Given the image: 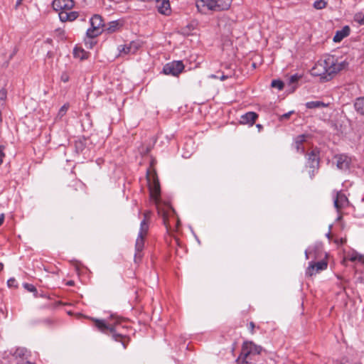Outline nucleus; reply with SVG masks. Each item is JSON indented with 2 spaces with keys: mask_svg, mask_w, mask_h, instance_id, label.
I'll list each match as a JSON object with an SVG mask.
<instances>
[{
  "mask_svg": "<svg viewBox=\"0 0 364 364\" xmlns=\"http://www.w3.org/2000/svg\"><path fill=\"white\" fill-rule=\"evenodd\" d=\"M348 65L345 60L338 62L333 55H328L314 65L311 73L314 76L320 77L323 81H328L335 74L346 69Z\"/></svg>",
  "mask_w": 364,
  "mask_h": 364,
  "instance_id": "1",
  "label": "nucleus"
},
{
  "mask_svg": "<svg viewBox=\"0 0 364 364\" xmlns=\"http://www.w3.org/2000/svg\"><path fill=\"white\" fill-rule=\"evenodd\" d=\"M147 180L149 184L151 196L156 203L158 214L162 218L163 223L168 231L171 228L169 219L175 216V210L169 204H160L158 198L160 195V185L156 173L152 176L147 171Z\"/></svg>",
  "mask_w": 364,
  "mask_h": 364,
  "instance_id": "2",
  "label": "nucleus"
},
{
  "mask_svg": "<svg viewBox=\"0 0 364 364\" xmlns=\"http://www.w3.org/2000/svg\"><path fill=\"white\" fill-rule=\"evenodd\" d=\"M262 348L259 346L255 345L252 341H245L243 343L241 353L236 360L237 364H250L252 360V356L259 355Z\"/></svg>",
  "mask_w": 364,
  "mask_h": 364,
  "instance_id": "3",
  "label": "nucleus"
},
{
  "mask_svg": "<svg viewBox=\"0 0 364 364\" xmlns=\"http://www.w3.org/2000/svg\"><path fill=\"white\" fill-rule=\"evenodd\" d=\"M95 326L98 328L101 332L112 335V338L115 341H120L124 348H127V343L124 341L126 338L122 334L117 333V326H113L111 323H107L104 320L95 319Z\"/></svg>",
  "mask_w": 364,
  "mask_h": 364,
  "instance_id": "4",
  "label": "nucleus"
},
{
  "mask_svg": "<svg viewBox=\"0 0 364 364\" xmlns=\"http://www.w3.org/2000/svg\"><path fill=\"white\" fill-rule=\"evenodd\" d=\"M320 156L318 149H312L306 154V168H309V174L312 179L319 168Z\"/></svg>",
  "mask_w": 364,
  "mask_h": 364,
  "instance_id": "5",
  "label": "nucleus"
},
{
  "mask_svg": "<svg viewBox=\"0 0 364 364\" xmlns=\"http://www.w3.org/2000/svg\"><path fill=\"white\" fill-rule=\"evenodd\" d=\"M91 27L87 29L86 35L90 38H94L102 33L103 31V19L101 16L95 14L90 18Z\"/></svg>",
  "mask_w": 364,
  "mask_h": 364,
  "instance_id": "6",
  "label": "nucleus"
},
{
  "mask_svg": "<svg viewBox=\"0 0 364 364\" xmlns=\"http://www.w3.org/2000/svg\"><path fill=\"white\" fill-rule=\"evenodd\" d=\"M184 70V65L181 60L173 61L166 63L163 68V73L165 75L178 76Z\"/></svg>",
  "mask_w": 364,
  "mask_h": 364,
  "instance_id": "7",
  "label": "nucleus"
},
{
  "mask_svg": "<svg viewBox=\"0 0 364 364\" xmlns=\"http://www.w3.org/2000/svg\"><path fill=\"white\" fill-rule=\"evenodd\" d=\"M154 4L159 13L162 15L169 16L171 13V9L169 0H148Z\"/></svg>",
  "mask_w": 364,
  "mask_h": 364,
  "instance_id": "8",
  "label": "nucleus"
},
{
  "mask_svg": "<svg viewBox=\"0 0 364 364\" xmlns=\"http://www.w3.org/2000/svg\"><path fill=\"white\" fill-rule=\"evenodd\" d=\"M335 163L338 169L347 171L350 168L351 159L346 154H336L334 156Z\"/></svg>",
  "mask_w": 364,
  "mask_h": 364,
  "instance_id": "9",
  "label": "nucleus"
},
{
  "mask_svg": "<svg viewBox=\"0 0 364 364\" xmlns=\"http://www.w3.org/2000/svg\"><path fill=\"white\" fill-rule=\"evenodd\" d=\"M55 11L60 12L70 11L75 6L73 0H54L52 4Z\"/></svg>",
  "mask_w": 364,
  "mask_h": 364,
  "instance_id": "10",
  "label": "nucleus"
},
{
  "mask_svg": "<svg viewBox=\"0 0 364 364\" xmlns=\"http://www.w3.org/2000/svg\"><path fill=\"white\" fill-rule=\"evenodd\" d=\"M328 263L325 260H321L317 262H310L309 267L306 270V274L311 277L320 271L324 270L327 268Z\"/></svg>",
  "mask_w": 364,
  "mask_h": 364,
  "instance_id": "11",
  "label": "nucleus"
},
{
  "mask_svg": "<svg viewBox=\"0 0 364 364\" xmlns=\"http://www.w3.org/2000/svg\"><path fill=\"white\" fill-rule=\"evenodd\" d=\"M196 5L201 14H205L208 11H215V0H196Z\"/></svg>",
  "mask_w": 364,
  "mask_h": 364,
  "instance_id": "12",
  "label": "nucleus"
},
{
  "mask_svg": "<svg viewBox=\"0 0 364 364\" xmlns=\"http://www.w3.org/2000/svg\"><path fill=\"white\" fill-rule=\"evenodd\" d=\"M145 237L137 236L135 242V254H134V262H139L141 261L143 254L142 250L144 247Z\"/></svg>",
  "mask_w": 364,
  "mask_h": 364,
  "instance_id": "13",
  "label": "nucleus"
},
{
  "mask_svg": "<svg viewBox=\"0 0 364 364\" xmlns=\"http://www.w3.org/2000/svg\"><path fill=\"white\" fill-rule=\"evenodd\" d=\"M13 356L16 363H21L22 360H28L30 353L25 348H18L14 351Z\"/></svg>",
  "mask_w": 364,
  "mask_h": 364,
  "instance_id": "14",
  "label": "nucleus"
},
{
  "mask_svg": "<svg viewBox=\"0 0 364 364\" xmlns=\"http://www.w3.org/2000/svg\"><path fill=\"white\" fill-rule=\"evenodd\" d=\"M59 18L62 22L73 21L79 16L77 11H62L58 13Z\"/></svg>",
  "mask_w": 364,
  "mask_h": 364,
  "instance_id": "15",
  "label": "nucleus"
},
{
  "mask_svg": "<svg viewBox=\"0 0 364 364\" xmlns=\"http://www.w3.org/2000/svg\"><path fill=\"white\" fill-rule=\"evenodd\" d=\"M308 136H309L306 134H301L294 139V146L297 152L301 154L304 153V147L303 146V143L306 141Z\"/></svg>",
  "mask_w": 364,
  "mask_h": 364,
  "instance_id": "16",
  "label": "nucleus"
},
{
  "mask_svg": "<svg viewBox=\"0 0 364 364\" xmlns=\"http://www.w3.org/2000/svg\"><path fill=\"white\" fill-rule=\"evenodd\" d=\"M349 33L350 28L348 26H346L341 30L336 31L333 41L336 43L341 42L344 38L348 36Z\"/></svg>",
  "mask_w": 364,
  "mask_h": 364,
  "instance_id": "17",
  "label": "nucleus"
},
{
  "mask_svg": "<svg viewBox=\"0 0 364 364\" xmlns=\"http://www.w3.org/2000/svg\"><path fill=\"white\" fill-rule=\"evenodd\" d=\"M258 117V114L254 112H249L241 117V123L252 125Z\"/></svg>",
  "mask_w": 364,
  "mask_h": 364,
  "instance_id": "18",
  "label": "nucleus"
},
{
  "mask_svg": "<svg viewBox=\"0 0 364 364\" xmlns=\"http://www.w3.org/2000/svg\"><path fill=\"white\" fill-rule=\"evenodd\" d=\"M232 4V0H215V11L228 10Z\"/></svg>",
  "mask_w": 364,
  "mask_h": 364,
  "instance_id": "19",
  "label": "nucleus"
},
{
  "mask_svg": "<svg viewBox=\"0 0 364 364\" xmlns=\"http://www.w3.org/2000/svg\"><path fill=\"white\" fill-rule=\"evenodd\" d=\"M348 201L346 196L341 193H337L336 197L334 200V206L338 211L343 208L344 204Z\"/></svg>",
  "mask_w": 364,
  "mask_h": 364,
  "instance_id": "20",
  "label": "nucleus"
},
{
  "mask_svg": "<svg viewBox=\"0 0 364 364\" xmlns=\"http://www.w3.org/2000/svg\"><path fill=\"white\" fill-rule=\"evenodd\" d=\"M354 107L358 114L364 115V97L355 100Z\"/></svg>",
  "mask_w": 364,
  "mask_h": 364,
  "instance_id": "21",
  "label": "nucleus"
},
{
  "mask_svg": "<svg viewBox=\"0 0 364 364\" xmlns=\"http://www.w3.org/2000/svg\"><path fill=\"white\" fill-rule=\"evenodd\" d=\"M149 222L146 220V219H143L140 223V228L138 235L146 237L149 231Z\"/></svg>",
  "mask_w": 364,
  "mask_h": 364,
  "instance_id": "22",
  "label": "nucleus"
},
{
  "mask_svg": "<svg viewBox=\"0 0 364 364\" xmlns=\"http://www.w3.org/2000/svg\"><path fill=\"white\" fill-rule=\"evenodd\" d=\"M328 104H326L321 101H311L306 103V107L308 109H316L321 107H326Z\"/></svg>",
  "mask_w": 364,
  "mask_h": 364,
  "instance_id": "23",
  "label": "nucleus"
},
{
  "mask_svg": "<svg viewBox=\"0 0 364 364\" xmlns=\"http://www.w3.org/2000/svg\"><path fill=\"white\" fill-rule=\"evenodd\" d=\"M119 28V23L117 21L110 22L106 27V31L109 33H112L117 31Z\"/></svg>",
  "mask_w": 364,
  "mask_h": 364,
  "instance_id": "24",
  "label": "nucleus"
},
{
  "mask_svg": "<svg viewBox=\"0 0 364 364\" xmlns=\"http://www.w3.org/2000/svg\"><path fill=\"white\" fill-rule=\"evenodd\" d=\"M327 5V2L324 0H316L314 3V7L316 9H324Z\"/></svg>",
  "mask_w": 364,
  "mask_h": 364,
  "instance_id": "25",
  "label": "nucleus"
},
{
  "mask_svg": "<svg viewBox=\"0 0 364 364\" xmlns=\"http://www.w3.org/2000/svg\"><path fill=\"white\" fill-rule=\"evenodd\" d=\"M284 82L279 80H273L271 83V86L274 88H277L279 90H282L284 88Z\"/></svg>",
  "mask_w": 364,
  "mask_h": 364,
  "instance_id": "26",
  "label": "nucleus"
},
{
  "mask_svg": "<svg viewBox=\"0 0 364 364\" xmlns=\"http://www.w3.org/2000/svg\"><path fill=\"white\" fill-rule=\"evenodd\" d=\"M350 260L352 261V262H355V261H360V262H364V257L363 255H359L358 253H353L350 258Z\"/></svg>",
  "mask_w": 364,
  "mask_h": 364,
  "instance_id": "27",
  "label": "nucleus"
},
{
  "mask_svg": "<svg viewBox=\"0 0 364 364\" xmlns=\"http://www.w3.org/2000/svg\"><path fill=\"white\" fill-rule=\"evenodd\" d=\"M119 50L122 53L123 52L125 54L132 53V50L130 48L129 44V45H124V46H120L119 47Z\"/></svg>",
  "mask_w": 364,
  "mask_h": 364,
  "instance_id": "28",
  "label": "nucleus"
},
{
  "mask_svg": "<svg viewBox=\"0 0 364 364\" xmlns=\"http://www.w3.org/2000/svg\"><path fill=\"white\" fill-rule=\"evenodd\" d=\"M7 92L4 88L0 90V105H4V102L6 99Z\"/></svg>",
  "mask_w": 364,
  "mask_h": 364,
  "instance_id": "29",
  "label": "nucleus"
},
{
  "mask_svg": "<svg viewBox=\"0 0 364 364\" xmlns=\"http://www.w3.org/2000/svg\"><path fill=\"white\" fill-rule=\"evenodd\" d=\"M73 54L75 57L80 58V59H83L85 51L82 49L75 48Z\"/></svg>",
  "mask_w": 364,
  "mask_h": 364,
  "instance_id": "30",
  "label": "nucleus"
},
{
  "mask_svg": "<svg viewBox=\"0 0 364 364\" xmlns=\"http://www.w3.org/2000/svg\"><path fill=\"white\" fill-rule=\"evenodd\" d=\"M68 108H69V105L68 104H65L64 105H63L58 112V116L60 117H63L65 114V113L67 112Z\"/></svg>",
  "mask_w": 364,
  "mask_h": 364,
  "instance_id": "31",
  "label": "nucleus"
},
{
  "mask_svg": "<svg viewBox=\"0 0 364 364\" xmlns=\"http://www.w3.org/2000/svg\"><path fill=\"white\" fill-rule=\"evenodd\" d=\"M23 287L26 290H28L30 292H33L35 294L37 293V289L33 284L25 283L23 284Z\"/></svg>",
  "mask_w": 364,
  "mask_h": 364,
  "instance_id": "32",
  "label": "nucleus"
},
{
  "mask_svg": "<svg viewBox=\"0 0 364 364\" xmlns=\"http://www.w3.org/2000/svg\"><path fill=\"white\" fill-rule=\"evenodd\" d=\"M129 46H130L131 50H132V53L133 54L136 52V50L139 49L140 45L137 42L132 41L129 43Z\"/></svg>",
  "mask_w": 364,
  "mask_h": 364,
  "instance_id": "33",
  "label": "nucleus"
},
{
  "mask_svg": "<svg viewBox=\"0 0 364 364\" xmlns=\"http://www.w3.org/2000/svg\"><path fill=\"white\" fill-rule=\"evenodd\" d=\"M300 78V76L297 74L293 75L289 77V84H294L298 82L299 79Z\"/></svg>",
  "mask_w": 364,
  "mask_h": 364,
  "instance_id": "34",
  "label": "nucleus"
},
{
  "mask_svg": "<svg viewBox=\"0 0 364 364\" xmlns=\"http://www.w3.org/2000/svg\"><path fill=\"white\" fill-rule=\"evenodd\" d=\"M8 286L9 287H17V282L14 278H11L7 281Z\"/></svg>",
  "mask_w": 364,
  "mask_h": 364,
  "instance_id": "35",
  "label": "nucleus"
},
{
  "mask_svg": "<svg viewBox=\"0 0 364 364\" xmlns=\"http://www.w3.org/2000/svg\"><path fill=\"white\" fill-rule=\"evenodd\" d=\"M4 146L0 145V165L2 164L3 159L5 157V154L4 152Z\"/></svg>",
  "mask_w": 364,
  "mask_h": 364,
  "instance_id": "36",
  "label": "nucleus"
},
{
  "mask_svg": "<svg viewBox=\"0 0 364 364\" xmlns=\"http://www.w3.org/2000/svg\"><path fill=\"white\" fill-rule=\"evenodd\" d=\"M313 250H314V248L312 247H309L307 250H306V251H305L306 259H308L310 257V255H311Z\"/></svg>",
  "mask_w": 364,
  "mask_h": 364,
  "instance_id": "37",
  "label": "nucleus"
},
{
  "mask_svg": "<svg viewBox=\"0 0 364 364\" xmlns=\"http://www.w3.org/2000/svg\"><path fill=\"white\" fill-rule=\"evenodd\" d=\"M294 112L293 111H290L287 113H285L284 114H282L281 117H280V119L282 120V119H287L289 118L290 115L293 113Z\"/></svg>",
  "mask_w": 364,
  "mask_h": 364,
  "instance_id": "38",
  "label": "nucleus"
},
{
  "mask_svg": "<svg viewBox=\"0 0 364 364\" xmlns=\"http://www.w3.org/2000/svg\"><path fill=\"white\" fill-rule=\"evenodd\" d=\"M340 364H361L360 363H352L346 358H343Z\"/></svg>",
  "mask_w": 364,
  "mask_h": 364,
  "instance_id": "39",
  "label": "nucleus"
},
{
  "mask_svg": "<svg viewBox=\"0 0 364 364\" xmlns=\"http://www.w3.org/2000/svg\"><path fill=\"white\" fill-rule=\"evenodd\" d=\"M151 215V212L149 210L144 212V219H146V220H147L149 222Z\"/></svg>",
  "mask_w": 364,
  "mask_h": 364,
  "instance_id": "40",
  "label": "nucleus"
},
{
  "mask_svg": "<svg viewBox=\"0 0 364 364\" xmlns=\"http://www.w3.org/2000/svg\"><path fill=\"white\" fill-rule=\"evenodd\" d=\"M60 79L63 82H67L69 80V76L66 73H63Z\"/></svg>",
  "mask_w": 364,
  "mask_h": 364,
  "instance_id": "41",
  "label": "nucleus"
},
{
  "mask_svg": "<svg viewBox=\"0 0 364 364\" xmlns=\"http://www.w3.org/2000/svg\"><path fill=\"white\" fill-rule=\"evenodd\" d=\"M83 147H84V146H83V144L82 142H79V143L76 144V148L77 149H80L82 151L83 149Z\"/></svg>",
  "mask_w": 364,
  "mask_h": 364,
  "instance_id": "42",
  "label": "nucleus"
},
{
  "mask_svg": "<svg viewBox=\"0 0 364 364\" xmlns=\"http://www.w3.org/2000/svg\"><path fill=\"white\" fill-rule=\"evenodd\" d=\"M255 323H254L253 322H250V332H251L252 333H254V328H255Z\"/></svg>",
  "mask_w": 364,
  "mask_h": 364,
  "instance_id": "43",
  "label": "nucleus"
},
{
  "mask_svg": "<svg viewBox=\"0 0 364 364\" xmlns=\"http://www.w3.org/2000/svg\"><path fill=\"white\" fill-rule=\"evenodd\" d=\"M16 364H33L29 360H22L21 363H16Z\"/></svg>",
  "mask_w": 364,
  "mask_h": 364,
  "instance_id": "44",
  "label": "nucleus"
},
{
  "mask_svg": "<svg viewBox=\"0 0 364 364\" xmlns=\"http://www.w3.org/2000/svg\"><path fill=\"white\" fill-rule=\"evenodd\" d=\"M4 221V215L1 214L0 215V226L3 224Z\"/></svg>",
  "mask_w": 364,
  "mask_h": 364,
  "instance_id": "45",
  "label": "nucleus"
},
{
  "mask_svg": "<svg viewBox=\"0 0 364 364\" xmlns=\"http://www.w3.org/2000/svg\"><path fill=\"white\" fill-rule=\"evenodd\" d=\"M219 78H220V80L223 81V80L228 79V76L225 75H222Z\"/></svg>",
  "mask_w": 364,
  "mask_h": 364,
  "instance_id": "46",
  "label": "nucleus"
},
{
  "mask_svg": "<svg viewBox=\"0 0 364 364\" xmlns=\"http://www.w3.org/2000/svg\"><path fill=\"white\" fill-rule=\"evenodd\" d=\"M52 42H53V40L51 38H47L46 40V43H47L50 44V43H52Z\"/></svg>",
  "mask_w": 364,
  "mask_h": 364,
  "instance_id": "47",
  "label": "nucleus"
},
{
  "mask_svg": "<svg viewBox=\"0 0 364 364\" xmlns=\"http://www.w3.org/2000/svg\"><path fill=\"white\" fill-rule=\"evenodd\" d=\"M23 0H17L16 1V6H18L19 5H21V2H22Z\"/></svg>",
  "mask_w": 364,
  "mask_h": 364,
  "instance_id": "48",
  "label": "nucleus"
},
{
  "mask_svg": "<svg viewBox=\"0 0 364 364\" xmlns=\"http://www.w3.org/2000/svg\"><path fill=\"white\" fill-rule=\"evenodd\" d=\"M210 77H211V78H218V77L217 75H214V74L210 75Z\"/></svg>",
  "mask_w": 364,
  "mask_h": 364,
  "instance_id": "49",
  "label": "nucleus"
},
{
  "mask_svg": "<svg viewBox=\"0 0 364 364\" xmlns=\"http://www.w3.org/2000/svg\"><path fill=\"white\" fill-rule=\"evenodd\" d=\"M257 127L259 129H261L262 128V126L259 124H257Z\"/></svg>",
  "mask_w": 364,
  "mask_h": 364,
  "instance_id": "50",
  "label": "nucleus"
},
{
  "mask_svg": "<svg viewBox=\"0 0 364 364\" xmlns=\"http://www.w3.org/2000/svg\"><path fill=\"white\" fill-rule=\"evenodd\" d=\"M180 223V221L178 219L176 220V226H178Z\"/></svg>",
  "mask_w": 364,
  "mask_h": 364,
  "instance_id": "51",
  "label": "nucleus"
},
{
  "mask_svg": "<svg viewBox=\"0 0 364 364\" xmlns=\"http://www.w3.org/2000/svg\"><path fill=\"white\" fill-rule=\"evenodd\" d=\"M326 236H327L328 238H330L331 232H328V233L326 234Z\"/></svg>",
  "mask_w": 364,
  "mask_h": 364,
  "instance_id": "52",
  "label": "nucleus"
},
{
  "mask_svg": "<svg viewBox=\"0 0 364 364\" xmlns=\"http://www.w3.org/2000/svg\"><path fill=\"white\" fill-rule=\"evenodd\" d=\"M3 269V264L0 263V270Z\"/></svg>",
  "mask_w": 364,
  "mask_h": 364,
  "instance_id": "53",
  "label": "nucleus"
},
{
  "mask_svg": "<svg viewBox=\"0 0 364 364\" xmlns=\"http://www.w3.org/2000/svg\"><path fill=\"white\" fill-rule=\"evenodd\" d=\"M72 284H73V282H68V284H69V285H71Z\"/></svg>",
  "mask_w": 364,
  "mask_h": 364,
  "instance_id": "54",
  "label": "nucleus"
}]
</instances>
